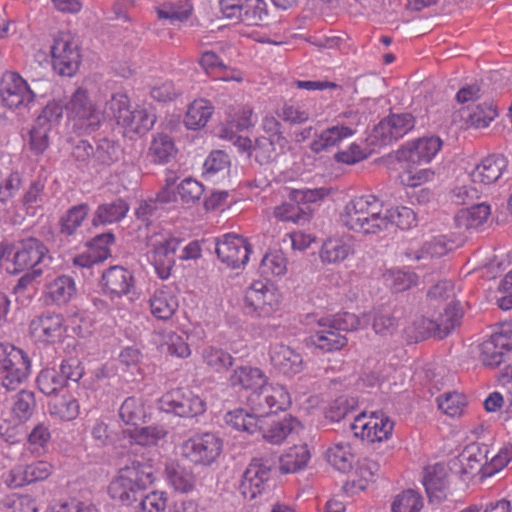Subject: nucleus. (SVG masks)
Here are the masks:
<instances>
[{
	"label": "nucleus",
	"mask_w": 512,
	"mask_h": 512,
	"mask_svg": "<svg viewBox=\"0 0 512 512\" xmlns=\"http://www.w3.org/2000/svg\"><path fill=\"white\" fill-rule=\"evenodd\" d=\"M491 213L490 206L486 203L471 205L461 209L454 217L455 225L460 230H469L482 225Z\"/></svg>",
	"instance_id": "obj_34"
},
{
	"label": "nucleus",
	"mask_w": 512,
	"mask_h": 512,
	"mask_svg": "<svg viewBox=\"0 0 512 512\" xmlns=\"http://www.w3.org/2000/svg\"><path fill=\"white\" fill-rule=\"evenodd\" d=\"M9 257L12 269H7L11 274H20L25 270L40 269L38 266L51 260L49 249L38 238L28 237L8 244Z\"/></svg>",
	"instance_id": "obj_7"
},
{
	"label": "nucleus",
	"mask_w": 512,
	"mask_h": 512,
	"mask_svg": "<svg viewBox=\"0 0 512 512\" xmlns=\"http://www.w3.org/2000/svg\"><path fill=\"white\" fill-rule=\"evenodd\" d=\"M422 508V496L412 489H407L398 494L391 506L392 512H420Z\"/></svg>",
	"instance_id": "obj_54"
},
{
	"label": "nucleus",
	"mask_w": 512,
	"mask_h": 512,
	"mask_svg": "<svg viewBox=\"0 0 512 512\" xmlns=\"http://www.w3.org/2000/svg\"><path fill=\"white\" fill-rule=\"evenodd\" d=\"M213 114V106L206 99L194 100L187 109L184 124L187 129L198 130L206 126Z\"/></svg>",
	"instance_id": "obj_37"
},
{
	"label": "nucleus",
	"mask_w": 512,
	"mask_h": 512,
	"mask_svg": "<svg viewBox=\"0 0 512 512\" xmlns=\"http://www.w3.org/2000/svg\"><path fill=\"white\" fill-rule=\"evenodd\" d=\"M437 401L439 409L451 417L460 415L466 405V397L456 392L440 396Z\"/></svg>",
	"instance_id": "obj_60"
},
{
	"label": "nucleus",
	"mask_w": 512,
	"mask_h": 512,
	"mask_svg": "<svg viewBox=\"0 0 512 512\" xmlns=\"http://www.w3.org/2000/svg\"><path fill=\"white\" fill-rule=\"evenodd\" d=\"M310 457L306 444L294 445L280 457V471L284 474L295 473L307 465Z\"/></svg>",
	"instance_id": "obj_39"
},
{
	"label": "nucleus",
	"mask_w": 512,
	"mask_h": 512,
	"mask_svg": "<svg viewBox=\"0 0 512 512\" xmlns=\"http://www.w3.org/2000/svg\"><path fill=\"white\" fill-rule=\"evenodd\" d=\"M164 476L167 483L176 492L188 494L196 489V475L190 467L178 461L171 460L165 463Z\"/></svg>",
	"instance_id": "obj_24"
},
{
	"label": "nucleus",
	"mask_w": 512,
	"mask_h": 512,
	"mask_svg": "<svg viewBox=\"0 0 512 512\" xmlns=\"http://www.w3.org/2000/svg\"><path fill=\"white\" fill-rule=\"evenodd\" d=\"M203 360L207 366L218 373L228 371L234 364V359L228 352L213 346L203 350Z\"/></svg>",
	"instance_id": "obj_51"
},
{
	"label": "nucleus",
	"mask_w": 512,
	"mask_h": 512,
	"mask_svg": "<svg viewBox=\"0 0 512 512\" xmlns=\"http://www.w3.org/2000/svg\"><path fill=\"white\" fill-rule=\"evenodd\" d=\"M225 422L236 430L253 435L261 429L260 420L255 414L249 413L244 409H235L225 415Z\"/></svg>",
	"instance_id": "obj_41"
},
{
	"label": "nucleus",
	"mask_w": 512,
	"mask_h": 512,
	"mask_svg": "<svg viewBox=\"0 0 512 512\" xmlns=\"http://www.w3.org/2000/svg\"><path fill=\"white\" fill-rule=\"evenodd\" d=\"M300 427L301 424L299 420L289 415L288 417H284L282 420L273 421L267 428H264L261 425V429L258 430L257 433H260L269 443L280 444L288 435L298 431Z\"/></svg>",
	"instance_id": "obj_35"
},
{
	"label": "nucleus",
	"mask_w": 512,
	"mask_h": 512,
	"mask_svg": "<svg viewBox=\"0 0 512 512\" xmlns=\"http://www.w3.org/2000/svg\"><path fill=\"white\" fill-rule=\"evenodd\" d=\"M327 461L338 471L346 473L351 471L355 456L349 444H336L326 452Z\"/></svg>",
	"instance_id": "obj_46"
},
{
	"label": "nucleus",
	"mask_w": 512,
	"mask_h": 512,
	"mask_svg": "<svg viewBox=\"0 0 512 512\" xmlns=\"http://www.w3.org/2000/svg\"><path fill=\"white\" fill-rule=\"evenodd\" d=\"M498 115L496 105L491 102L478 104L469 114L468 122L476 128H485Z\"/></svg>",
	"instance_id": "obj_57"
},
{
	"label": "nucleus",
	"mask_w": 512,
	"mask_h": 512,
	"mask_svg": "<svg viewBox=\"0 0 512 512\" xmlns=\"http://www.w3.org/2000/svg\"><path fill=\"white\" fill-rule=\"evenodd\" d=\"M403 315V307L381 305L364 314V324L372 322V329L377 335L392 336L398 329L399 320Z\"/></svg>",
	"instance_id": "obj_20"
},
{
	"label": "nucleus",
	"mask_w": 512,
	"mask_h": 512,
	"mask_svg": "<svg viewBox=\"0 0 512 512\" xmlns=\"http://www.w3.org/2000/svg\"><path fill=\"white\" fill-rule=\"evenodd\" d=\"M101 286L104 293L112 299L120 298L127 295L134 287V277L128 269L122 266H112L103 272Z\"/></svg>",
	"instance_id": "obj_21"
},
{
	"label": "nucleus",
	"mask_w": 512,
	"mask_h": 512,
	"mask_svg": "<svg viewBox=\"0 0 512 512\" xmlns=\"http://www.w3.org/2000/svg\"><path fill=\"white\" fill-rule=\"evenodd\" d=\"M84 375V367L76 358L64 359L58 367H48L40 371L36 384L38 389L45 395L56 394L70 382L78 383Z\"/></svg>",
	"instance_id": "obj_6"
},
{
	"label": "nucleus",
	"mask_w": 512,
	"mask_h": 512,
	"mask_svg": "<svg viewBox=\"0 0 512 512\" xmlns=\"http://www.w3.org/2000/svg\"><path fill=\"white\" fill-rule=\"evenodd\" d=\"M312 210L309 206H300V204L286 203L275 209L276 218L283 221H292L297 224H304L309 221Z\"/></svg>",
	"instance_id": "obj_53"
},
{
	"label": "nucleus",
	"mask_w": 512,
	"mask_h": 512,
	"mask_svg": "<svg viewBox=\"0 0 512 512\" xmlns=\"http://www.w3.org/2000/svg\"><path fill=\"white\" fill-rule=\"evenodd\" d=\"M0 96L10 109H30L37 95L30 85L16 72H5L0 81Z\"/></svg>",
	"instance_id": "obj_11"
},
{
	"label": "nucleus",
	"mask_w": 512,
	"mask_h": 512,
	"mask_svg": "<svg viewBox=\"0 0 512 512\" xmlns=\"http://www.w3.org/2000/svg\"><path fill=\"white\" fill-rule=\"evenodd\" d=\"M65 103L61 100H50L42 108L41 113L35 120L39 126H45L49 129L55 124H58L63 117Z\"/></svg>",
	"instance_id": "obj_56"
},
{
	"label": "nucleus",
	"mask_w": 512,
	"mask_h": 512,
	"mask_svg": "<svg viewBox=\"0 0 512 512\" xmlns=\"http://www.w3.org/2000/svg\"><path fill=\"white\" fill-rule=\"evenodd\" d=\"M463 309L458 302L444 306V313L433 315L432 318L420 317L406 326L403 330L408 344L418 343L430 337L444 339L456 326L460 325Z\"/></svg>",
	"instance_id": "obj_3"
},
{
	"label": "nucleus",
	"mask_w": 512,
	"mask_h": 512,
	"mask_svg": "<svg viewBox=\"0 0 512 512\" xmlns=\"http://www.w3.org/2000/svg\"><path fill=\"white\" fill-rule=\"evenodd\" d=\"M115 242L112 232H105L94 236L86 243L88 255H80L74 258V264L88 267L94 263L105 261L111 256L110 246Z\"/></svg>",
	"instance_id": "obj_25"
},
{
	"label": "nucleus",
	"mask_w": 512,
	"mask_h": 512,
	"mask_svg": "<svg viewBox=\"0 0 512 512\" xmlns=\"http://www.w3.org/2000/svg\"><path fill=\"white\" fill-rule=\"evenodd\" d=\"M268 19L267 4L264 0H245L239 19L246 25H261Z\"/></svg>",
	"instance_id": "obj_47"
},
{
	"label": "nucleus",
	"mask_w": 512,
	"mask_h": 512,
	"mask_svg": "<svg viewBox=\"0 0 512 512\" xmlns=\"http://www.w3.org/2000/svg\"><path fill=\"white\" fill-rule=\"evenodd\" d=\"M382 219L387 222V231L393 226L408 230L417 224L416 213L406 206L391 208Z\"/></svg>",
	"instance_id": "obj_49"
},
{
	"label": "nucleus",
	"mask_w": 512,
	"mask_h": 512,
	"mask_svg": "<svg viewBox=\"0 0 512 512\" xmlns=\"http://www.w3.org/2000/svg\"><path fill=\"white\" fill-rule=\"evenodd\" d=\"M215 253L222 263L235 269L247 263L251 245L244 237L228 233L215 239Z\"/></svg>",
	"instance_id": "obj_14"
},
{
	"label": "nucleus",
	"mask_w": 512,
	"mask_h": 512,
	"mask_svg": "<svg viewBox=\"0 0 512 512\" xmlns=\"http://www.w3.org/2000/svg\"><path fill=\"white\" fill-rule=\"evenodd\" d=\"M222 450V440L213 433L195 435L182 444V455L194 465L211 466Z\"/></svg>",
	"instance_id": "obj_10"
},
{
	"label": "nucleus",
	"mask_w": 512,
	"mask_h": 512,
	"mask_svg": "<svg viewBox=\"0 0 512 512\" xmlns=\"http://www.w3.org/2000/svg\"><path fill=\"white\" fill-rule=\"evenodd\" d=\"M106 113L123 129V135L134 139L147 134L156 122V115L144 107L131 110L125 94H115L106 103Z\"/></svg>",
	"instance_id": "obj_4"
},
{
	"label": "nucleus",
	"mask_w": 512,
	"mask_h": 512,
	"mask_svg": "<svg viewBox=\"0 0 512 512\" xmlns=\"http://www.w3.org/2000/svg\"><path fill=\"white\" fill-rule=\"evenodd\" d=\"M319 325L322 329L316 331L309 337L310 344L323 352L340 350L347 345L348 339L346 336L326 325L325 318L319 321Z\"/></svg>",
	"instance_id": "obj_30"
},
{
	"label": "nucleus",
	"mask_w": 512,
	"mask_h": 512,
	"mask_svg": "<svg viewBox=\"0 0 512 512\" xmlns=\"http://www.w3.org/2000/svg\"><path fill=\"white\" fill-rule=\"evenodd\" d=\"M229 380L232 387H240L251 392L268 382L267 376L261 369L251 366L237 367Z\"/></svg>",
	"instance_id": "obj_32"
},
{
	"label": "nucleus",
	"mask_w": 512,
	"mask_h": 512,
	"mask_svg": "<svg viewBox=\"0 0 512 512\" xmlns=\"http://www.w3.org/2000/svg\"><path fill=\"white\" fill-rule=\"evenodd\" d=\"M325 323L330 328L341 332L355 331L360 327H365L364 315L358 317L350 312H339L331 317L325 318Z\"/></svg>",
	"instance_id": "obj_52"
},
{
	"label": "nucleus",
	"mask_w": 512,
	"mask_h": 512,
	"mask_svg": "<svg viewBox=\"0 0 512 512\" xmlns=\"http://www.w3.org/2000/svg\"><path fill=\"white\" fill-rule=\"evenodd\" d=\"M512 351V331L501 330L493 333L480 345V357L483 365L498 367Z\"/></svg>",
	"instance_id": "obj_19"
},
{
	"label": "nucleus",
	"mask_w": 512,
	"mask_h": 512,
	"mask_svg": "<svg viewBox=\"0 0 512 512\" xmlns=\"http://www.w3.org/2000/svg\"><path fill=\"white\" fill-rule=\"evenodd\" d=\"M486 453L487 450L482 451L478 445H468L457 457L449 461V470L462 479L473 478L479 473L484 477Z\"/></svg>",
	"instance_id": "obj_18"
},
{
	"label": "nucleus",
	"mask_w": 512,
	"mask_h": 512,
	"mask_svg": "<svg viewBox=\"0 0 512 512\" xmlns=\"http://www.w3.org/2000/svg\"><path fill=\"white\" fill-rule=\"evenodd\" d=\"M75 294V281L68 275L57 276L45 285L44 298L46 304H66Z\"/></svg>",
	"instance_id": "obj_29"
},
{
	"label": "nucleus",
	"mask_w": 512,
	"mask_h": 512,
	"mask_svg": "<svg viewBox=\"0 0 512 512\" xmlns=\"http://www.w3.org/2000/svg\"><path fill=\"white\" fill-rule=\"evenodd\" d=\"M355 403L354 398L349 399L345 396L338 397L331 403L329 410L326 412V418L333 422H339L354 409Z\"/></svg>",
	"instance_id": "obj_64"
},
{
	"label": "nucleus",
	"mask_w": 512,
	"mask_h": 512,
	"mask_svg": "<svg viewBox=\"0 0 512 512\" xmlns=\"http://www.w3.org/2000/svg\"><path fill=\"white\" fill-rule=\"evenodd\" d=\"M384 127H391L395 140L403 137L415 125V118L411 113L391 114L383 119Z\"/></svg>",
	"instance_id": "obj_59"
},
{
	"label": "nucleus",
	"mask_w": 512,
	"mask_h": 512,
	"mask_svg": "<svg viewBox=\"0 0 512 512\" xmlns=\"http://www.w3.org/2000/svg\"><path fill=\"white\" fill-rule=\"evenodd\" d=\"M155 481V469L150 462L134 460L119 470V475L108 486L110 497L129 506L141 501L144 491Z\"/></svg>",
	"instance_id": "obj_1"
},
{
	"label": "nucleus",
	"mask_w": 512,
	"mask_h": 512,
	"mask_svg": "<svg viewBox=\"0 0 512 512\" xmlns=\"http://www.w3.org/2000/svg\"><path fill=\"white\" fill-rule=\"evenodd\" d=\"M54 466L44 460L14 465L5 477V484L12 489L44 481L53 473Z\"/></svg>",
	"instance_id": "obj_15"
},
{
	"label": "nucleus",
	"mask_w": 512,
	"mask_h": 512,
	"mask_svg": "<svg viewBox=\"0 0 512 512\" xmlns=\"http://www.w3.org/2000/svg\"><path fill=\"white\" fill-rule=\"evenodd\" d=\"M36 409V399L33 391L20 390L14 397L12 413L19 423L28 421Z\"/></svg>",
	"instance_id": "obj_45"
},
{
	"label": "nucleus",
	"mask_w": 512,
	"mask_h": 512,
	"mask_svg": "<svg viewBox=\"0 0 512 512\" xmlns=\"http://www.w3.org/2000/svg\"><path fill=\"white\" fill-rule=\"evenodd\" d=\"M351 252V247L341 238H329L323 242L320 259L324 264H337L344 261Z\"/></svg>",
	"instance_id": "obj_42"
},
{
	"label": "nucleus",
	"mask_w": 512,
	"mask_h": 512,
	"mask_svg": "<svg viewBox=\"0 0 512 512\" xmlns=\"http://www.w3.org/2000/svg\"><path fill=\"white\" fill-rule=\"evenodd\" d=\"M180 243V239L169 237L153 245L149 258L159 278L167 279L170 276L171 270L175 264L174 254Z\"/></svg>",
	"instance_id": "obj_22"
},
{
	"label": "nucleus",
	"mask_w": 512,
	"mask_h": 512,
	"mask_svg": "<svg viewBox=\"0 0 512 512\" xmlns=\"http://www.w3.org/2000/svg\"><path fill=\"white\" fill-rule=\"evenodd\" d=\"M192 5L186 0L177 2H166L156 9L159 19L169 20L170 24L175 25L186 21L192 13Z\"/></svg>",
	"instance_id": "obj_43"
},
{
	"label": "nucleus",
	"mask_w": 512,
	"mask_h": 512,
	"mask_svg": "<svg viewBox=\"0 0 512 512\" xmlns=\"http://www.w3.org/2000/svg\"><path fill=\"white\" fill-rule=\"evenodd\" d=\"M30 329L44 341L54 343L62 337L63 317L50 312L43 313L31 321Z\"/></svg>",
	"instance_id": "obj_28"
},
{
	"label": "nucleus",
	"mask_w": 512,
	"mask_h": 512,
	"mask_svg": "<svg viewBox=\"0 0 512 512\" xmlns=\"http://www.w3.org/2000/svg\"><path fill=\"white\" fill-rule=\"evenodd\" d=\"M50 413L61 420H74L79 414L78 401L71 396L55 399L50 405Z\"/></svg>",
	"instance_id": "obj_55"
},
{
	"label": "nucleus",
	"mask_w": 512,
	"mask_h": 512,
	"mask_svg": "<svg viewBox=\"0 0 512 512\" xmlns=\"http://www.w3.org/2000/svg\"><path fill=\"white\" fill-rule=\"evenodd\" d=\"M53 69L61 76H73L80 65L78 45L70 34L60 32L51 46Z\"/></svg>",
	"instance_id": "obj_12"
},
{
	"label": "nucleus",
	"mask_w": 512,
	"mask_h": 512,
	"mask_svg": "<svg viewBox=\"0 0 512 512\" xmlns=\"http://www.w3.org/2000/svg\"><path fill=\"white\" fill-rule=\"evenodd\" d=\"M177 191L183 202L196 203L204 192V186L195 179L188 177L178 185Z\"/></svg>",
	"instance_id": "obj_62"
},
{
	"label": "nucleus",
	"mask_w": 512,
	"mask_h": 512,
	"mask_svg": "<svg viewBox=\"0 0 512 512\" xmlns=\"http://www.w3.org/2000/svg\"><path fill=\"white\" fill-rule=\"evenodd\" d=\"M129 211L128 203L117 198L109 203L100 204L93 213L91 225L99 227L120 222Z\"/></svg>",
	"instance_id": "obj_31"
},
{
	"label": "nucleus",
	"mask_w": 512,
	"mask_h": 512,
	"mask_svg": "<svg viewBox=\"0 0 512 512\" xmlns=\"http://www.w3.org/2000/svg\"><path fill=\"white\" fill-rule=\"evenodd\" d=\"M271 466L268 461L253 459L242 475L239 490L244 498L253 500L261 495L270 479Z\"/></svg>",
	"instance_id": "obj_17"
},
{
	"label": "nucleus",
	"mask_w": 512,
	"mask_h": 512,
	"mask_svg": "<svg viewBox=\"0 0 512 512\" xmlns=\"http://www.w3.org/2000/svg\"><path fill=\"white\" fill-rule=\"evenodd\" d=\"M382 217L380 201L373 195H367L348 202L340 219L349 230L368 235L387 231V222Z\"/></svg>",
	"instance_id": "obj_2"
},
{
	"label": "nucleus",
	"mask_w": 512,
	"mask_h": 512,
	"mask_svg": "<svg viewBox=\"0 0 512 512\" xmlns=\"http://www.w3.org/2000/svg\"><path fill=\"white\" fill-rule=\"evenodd\" d=\"M177 150L171 136L158 133L154 136L148 151V157L155 164H166L175 158Z\"/></svg>",
	"instance_id": "obj_38"
},
{
	"label": "nucleus",
	"mask_w": 512,
	"mask_h": 512,
	"mask_svg": "<svg viewBox=\"0 0 512 512\" xmlns=\"http://www.w3.org/2000/svg\"><path fill=\"white\" fill-rule=\"evenodd\" d=\"M283 152L279 150L276 141L266 136L256 138L252 146L254 159L260 165L272 163Z\"/></svg>",
	"instance_id": "obj_48"
},
{
	"label": "nucleus",
	"mask_w": 512,
	"mask_h": 512,
	"mask_svg": "<svg viewBox=\"0 0 512 512\" xmlns=\"http://www.w3.org/2000/svg\"><path fill=\"white\" fill-rule=\"evenodd\" d=\"M508 159L502 154H491L485 157L470 172L473 183L490 185L497 182L507 170Z\"/></svg>",
	"instance_id": "obj_23"
},
{
	"label": "nucleus",
	"mask_w": 512,
	"mask_h": 512,
	"mask_svg": "<svg viewBox=\"0 0 512 512\" xmlns=\"http://www.w3.org/2000/svg\"><path fill=\"white\" fill-rule=\"evenodd\" d=\"M30 371L31 362L23 350L0 343V384L3 388L16 390L28 378Z\"/></svg>",
	"instance_id": "obj_5"
},
{
	"label": "nucleus",
	"mask_w": 512,
	"mask_h": 512,
	"mask_svg": "<svg viewBox=\"0 0 512 512\" xmlns=\"http://www.w3.org/2000/svg\"><path fill=\"white\" fill-rule=\"evenodd\" d=\"M160 409L179 417H196L206 410L203 399L188 389L168 392L160 399Z\"/></svg>",
	"instance_id": "obj_13"
},
{
	"label": "nucleus",
	"mask_w": 512,
	"mask_h": 512,
	"mask_svg": "<svg viewBox=\"0 0 512 512\" xmlns=\"http://www.w3.org/2000/svg\"><path fill=\"white\" fill-rule=\"evenodd\" d=\"M438 136L418 138L403 145L396 151L398 161L413 164H429L442 147Z\"/></svg>",
	"instance_id": "obj_16"
},
{
	"label": "nucleus",
	"mask_w": 512,
	"mask_h": 512,
	"mask_svg": "<svg viewBox=\"0 0 512 512\" xmlns=\"http://www.w3.org/2000/svg\"><path fill=\"white\" fill-rule=\"evenodd\" d=\"M270 359L274 368L285 375L298 374L304 368L302 356L284 344H277L272 347Z\"/></svg>",
	"instance_id": "obj_27"
},
{
	"label": "nucleus",
	"mask_w": 512,
	"mask_h": 512,
	"mask_svg": "<svg viewBox=\"0 0 512 512\" xmlns=\"http://www.w3.org/2000/svg\"><path fill=\"white\" fill-rule=\"evenodd\" d=\"M406 178H402V182L411 187H416L422 183L432 179L434 171L430 168H421L423 164L407 163Z\"/></svg>",
	"instance_id": "obj_61"
},
{
	"label": "nucleus",
	"mask_w": 512,
	"mask_h": 512,
	"mask_svg": "<svg viewBox=\"0 0 512 512\" xmlns=\"http://www.w3.org/2000/svg\"><path fill=\"white\" fill-rule=\"evenodd\" d=\"M51 129L34 123L30 130L29 147L35 155L42 154L49 146V132Z\"/></svg>",
	"instance_id": "obj_63"
},
{
	"label": "nucleus",
	"mask_w": 512,
	"mask_h": 512,
	"mask_svg": "<svg viewBox=\"0 0 512 512\" xmlns=\"http://www.w3.org/2000/svg\"><path fill=\"white\" fill-rule=\"evenodd\" d=\"M119 159V146L113 140L101 138L93 146V161L98 165L110 166Z\"/></svg>",
	"instance_id": "obj_50"
},
{
	"label": "nucleus",
	"mask_w": 512,
	"mask_h": 512,
	"mask_svg": "<svg viewBox=\"0 0 512 512\" xmlns=\"http://www.w3.org/2000/svg\"><path fill=\"white\" fill-rule=\"evenodd\" d=\"M90 207L87 203H80L70 207L62 214L58 221L59 233L65 237L73 236L87 218Z\"/></svg>",
	"instance_id": "obj_36"
},
{
	"label": "nucleus",
	"mask_w": 512,
	"mask_h": 512,
	"mask_svg": "<svg viewBox=\"0 0 512 512\" xmlns=\"http://www.w3.org/2000/svg\"><path fill=\"white\" fill-rule=\"evenodd\" d=\"M150 308L157 319L169 320L178 309L177 297L169 288L158 289L150 299Z\"/></svg>",
	"instance_id": "obj_33"
},
{
	"label": "nucleus",
	"mask_w": 512,
	"mask_h": 512,
	"mask_svg": "<svg viewBox=\"0 0 512 512\" xmlns=\"http://www.w3.org/2000/svg\"><path fill=\"white\" fill-rule=\"evenodd\" d=\"M247 404L260 420V418L288 409L291 405V398L284 386L266 382L249 394Z\"/></svg>",
	"instance_id": "obj_8"
},
{
	"label": "nucleus",
	"mask_w": 512,
	"mask_h": 512,
	"mask_svg": "<svg viewBox=\"0 0 512 512\" xmlns=\"http://www.w3.org/2000/svg\"><path fill=\"white\" fill-rule=\"evenodd\" d=\"M65 109L74 120V127L84 133H93L100 128L103 114L90 100L88 91L82 87L77 88L71 95Z\"/></svg>",
	"instance_id": "obj_9"
},
{
	"label": "nucleus",
	"mask_w": 512,
	"mask_h": 512,
	"mask_svg": "<svg viewBox=\"0 0 512 512\" xmlns=\"http://www.w3.org/2000/svg\"><path fill=\"white\" fill-rule=\"evenodd\" d=\"M454 296V284L450 280H441L433 285L427 292V297L429 299L430 305L436 307V304L440 303L442 305V311L439 313H444V306L447 304L446 300ZM453 302H456L453 300ZM460 303L459 301H457ZM452 301L449 303L451 304ZM459 307L462 309L461 304Z\"/></svg>",
	"instance_id": "obj_58"
},
{
	"label": "nucleus",
	"mask_w": 512,
	"mask_h": 512,
	"mask_svg": "<svg viewBox=\"0 0 512 512\" xmlns=\"http://www.w3.org/2000/svg\"><path fill=\"white\" fill-rule=\"evenodd\" d=\"M423 485L431 502H441L446 499L449 482L447 469L444 464L437 463L425 469Z\"/></svg>",
	"instance_id": "obj_26"
},
{
	"label": "nucleus",
	"mask_w": 512,
	"mask_h": 512,
	"mask_svg": "<svg viewBox=\"0 0 512 512\" xmlns=\"http://www.w3.org/2000/svg\"><path fill=\"white\" fill-rule=\"evenodd\" d=\"M125 433L135 444L140 446H155L167 435V431L162 426L134 427L125 430Z\"/></svg>",
	"instance_id": "obj_44"
},
{
	"label": "nucleus",
	"mask_w": 512,
	"mask_h": 512,
	"mask_svg": "<svg viewBox=\"0 0 512 512\" xmlns=\"http://www.w3.org/2000/svg\"><path fill=\"white\" fill-rule=\"evenodd\" d=\"M352 134L353 130L347 126H333L322 131L318 138L313 140L310 148L314 153L318 154L338 145L342 139Z\"/></svg>",
	"instance_id": "obj_40"
}]
</instances>
